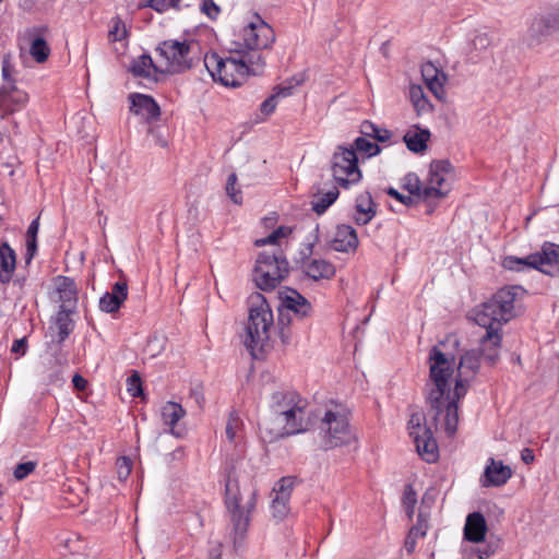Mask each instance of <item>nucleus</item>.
Here are the masks:
<instances>
[{"instance_id":"f257e3e1","label":"nucleus","mask_w":559,"mask_h":559,"mask_svg":"<svg viewBox=\"0 0 559 559\" xmlns=\"http://www.w3.org/2000/svg\"><path fill=\"white\" fill-rule=\"evenodd\" d=\"M524 294L525 289L521 286H506L474 309L475 322L486 329L480 337V346L484 359L489 365L496 364L499 358L501 326L515 317V302Z\"/></svg>"},{"instance_id":"f03ea898","label":"nucleus","mask_w":559,"mask_h":559,"mask_svg":"<svg viewBox=\"0 0 559 559\" xmlns=\"http://www.w3.org/2000/svg\"><path fill=\"white\" fill-rule=\"evenodd\" d=\"M224 483V503L231 525L230 536L234 549L238 551L243 546L250 525L251 514L257 504V490L252 489L246 499L240 490L234 460H227L222 466Z\"/></svg>"},{"instance_id":"7ed1b4c3","label":"nucleus","mask_w":559,"mask_h":559,"mask_svg":"<svg viewBox=\"0 0 559 559\" xmlns=\"http://www.w3.org/2000/svg\"><path fill=\"white\" fill-rule=\"evenodd\" d=\"M306 401L294 390L276 391L271 396L270 408L282 427L272 430L263 423L260 428L269 433V441H275L306 430L304 416Z\"/></svg>"},{"instance_id":"20e7f679","label":"nucleus","mask_w":559,"mask_h":559,"mask_svg":"<svg viewBox=\"0 0 559 559\" xmlns=\"http://www.w3.org/2000/svg\"><path fill=\"white\" fill-rule=\"evenodd\" d=\"M454 362V355L444 354L439 346H433L429 352L430 382L426 384V403L433 412V426H437L438 418L447 404L444 395L449 393V380L453 374Z\"/></svg>"},{"instance_id":"39448f33","label":"nucleus","mask_w":559,"mask_h":559,"mask_svg":"<svg viewBox=\"0 0 559 559\" xmlns=\"http://www.w3.org/2000/svg\"><path fill=\"white\" fill-rule=\"evenodd\" d=\"M274 317L270 304L261 293H253L248 298V321L246 325V347L252 357L258 358V352H264L269 346Z\"/></svg>"},{"instance_id":"423d86ee","label":"nucleus","mask_w":559,"mask_h":559,"mask_svg":"<svg viewBox=\"0 0 559 559\" xmlns=\"http://www.w3.org/2000/svg\"><path fill=\"white\" fill-rule=\"evenodd\" d=\"M289 274V263L281 248L259 253L252 271L255 286L270 292L276 288Z\"/></svg>"},{"instance_id":"0eeeda50","label":"nucleus","mask_w":559,"mask_h":559,"mask_svg":"<svg viewBox=\"0 0 559 559\" xmlns=\"http://www.w3.org/2000/svg\"><path fill=\"white\" fill-rule=\"evenodd\" d=\"M319 435L324 450L347 445L356 440L345 409L338 405L325 409L320 419Z\"/></svg>"},{"instance_id":"6e6552de","label":"nucleus","mask_w":559,"mask_h":559,"mask_svg":"<svg viewBox=\"0 0 559 559\" xmlns=\"http://www.w3.org/2000/svg\"><path fill=\"white\" fill-rule=\"evenodd\" d=\"M157 51L166 59L168 72L174 74L183 73L201 61V47L194 40H164L157 47Z\"/></svg>"},{"instance_id":"1a4fd4ad","label":"nucleus","mask_w":559,"mask_h":559,"mask_svg":"<svg viewBox=\"0 0 559 559\" xmlns=\"http://www.w3.org/2000/svg\"><path fill=\"white\" fill-rule=\"evenodd\" d=\"M203 63L212 79L224 86H240L248 75L247 66L240 58L223 59L217 52H211L204 56Z\"/></svg>"},{"instance_id":"9d476101","label":"nucleus","mask_w":559,"mask_h":559,"mask_svg":"<svg viewBox=\"0 0 559 559\" xmlns=\"http://www.w3.org/2000/svg\"><path fill=\"white\" fill-rule=\"evenodd\" d=\"M331 169L334 180L345 189L361 179L358 157L353 147L337 146L332 156Z\"/></svg>"},{"instance_id":"9b49d317","label":"nucleus","mask_w":559,"mask_h":559,"mask_svg":"<svg viewBox=\"0 0 559 559\" xmlns=\"http://www.w3.org/2000/svg\"><path fill=\"white\" fill-rule=\"evenodd\" d=\"M278 299L277 311L282 323H293L294 318L305 320L313 313L311 302L295 288L285 287L283 290H280Z\"/></svg>"},{"instance_id":"f8f14e48","label":"nucleus","mask_w":559,"mask_h":559,"mask_svg":"<svg viewBox=\"0 0 559 559\" xmlns=\"http://www.w3.org/2000/svg\"><path fill=\"white\" fill-rule=\"evenodd\" d=\"M425 416L421 413H414L407 424L409 436L414 439L418 454L428 463L437 461L439 451L430 426L421 425Z\"/></svg>"},{"instance_id":"ddd939ff","label":"nucleus","mask_w":559,"mask_h":559,"mask_svg":"<svg viewBox=\"0 0 559 559\" xmlns=\"http://www.w3.org/2000/svg\"><path fill=\"white\" fill-rule=\"evenodd\" d=\"M243 45L248 50L270 48L275 41V32L258 13L242 29Z\"/></svg>"},{"instance_id":"4468645a","label":"nucleus","mask_w":559,"mask_h":559,"mask_svg":"<svg viewBox=\"0 0 559 559\" xmlns=\"http://www.w3.org/2000/svg\"><path fill=\"white\" fill-rule=\"evenodd\" d=\"M50 34L48 25H37L28 27L25 31V36L29 41V55L37 63H44L50 56V47L47 41V36Z\"/></svg>"},{"instance_id":"2eb2a0df","label":"nucleus","mask_w":559,"mask_h":559,"mask_svg":"<svg viewBox=\"0 0 559 559\" xmlns=\"http://www.w3.org/2000/svg\"><path fill=\"white\" fill-rule=\"evenodd\" d=\"M479 368V354L472 349L465 352L457 367V378L455 380V396L461 399L466 393L468 377H473Z\"/></svg>"},{"instance_id":"dca6fc26","label":"nucleus","mask_w":559,"mask_h":559,"mask_svg":"<svg viewBox=\"0 0 559 559\" xmlns=\"http://www.w3.org/2000/svg\"><path fill=\"white\" fill-rule=\"evenodd\" d=\"M559 29V10L536 16L528 27L530 45L539 43L544 37Z\"/></svg>"},{"instance_id":"f3484780","label":"nucleus","mask_w":559,"mask_h":559,"mask_svg":"<svg viewBox=\"0 0 559 559\" xmlns=\"http://www.w3.org/2000/svg\"><path fill=\"white\" fill-rule=\"evenodd\" d=\"M313 242L307 246V252L302 257V269L305 274L313 280H329L335 275V266L323 259H310L313 250Z\"/></svg>"},{"instance_id":"a211bd4d","label":"nucleus","mask_w":559,"mask_h":559,"mask_svg":"<svg viewBox=\"0 0 559 559\" xmlns=\"http://www.w3.org/2000/svg\"><path fill=\"white\" fill-rule=\"evenodd\" d=\"M401 187L419 202L428 200L429 198H443L445 195L441 189H438L435 186L423 187L420 178L415 173L406 174L401 179Z\"/></svg>"},{"instance_id":"6ab92c4d","label":"nucleus","mask_w":559,"mask_h":559,"mask_svg":"<svg viewBox=\"0 0 559 559\" xmlns=\"http://www.w3.org/2000/svg\"><path fill=\"white\" fill-rule=\"evenodd\" d=\"M128 297V284L126 281H117L111 292H106L99 299V309L106 313H116L120 310Z\"/></svg>"},{"instance_id":"aec40b11","label":"nucleus","mask_w":559,"mask_h":559,"mask_svg":"<svg viewBox=\"0 0 559 559\" xmlns=\"http://www.w3.org/2000/svg\"><path fill=\"white\" fill-rule=\"evenodd\" d=\"M512 476V471L502 461H496L490 457L480 479L484 487H500L504 485Z\"/></svg>"},{"instance_id":"412c9836","label":"nucleus","mask_w":559,"mask_h":559,"mask_svg":"<svg viewBox=\"0 0 559 559\" xmlns=\"http://www.w3.org/2000/svg\"><path fill=\"white\" fill-rule=\"evenodd\" d=\"M74 312L75 310H73V308H68L66 305L60 306L56 317L51 318V322L56 324L58 331L56 336L50 342V345H62L74 331L75 322L71 318V314Z\"/></svg>"},{"instance_id":"4be33fe9","label":"nucleus","mask_w":559,"mask_h":559,"mask_svg":"<svg viewBox=\"0 0 559 559\" xmlns=\"http://www.w3.org/2000/svg\"><path fill=\"white\" fill-rule=\"evenodd\" d=\"M162 419L165 426L170 427V432L176 438H183L187 433L185 427L178 426V423L186 415L185 408L176 402H167L162 407Z\"/></svg>"},{"instance_id":"5701e85b","label":"nucleus","mask_w":559,"mask_h":559,"mask_svg":"<svg viewBox=\"0 0 559 559\" xmlns=\"http://www.w3.org/2000/svg\"><path fill=\"white\" fill-rule=\"evenodd\" d=\"M17 255L8 240H0V284H9L16 270Z\"/></svg>"},{"instance_id":"b1692460","label":"nucleus","mask_w":559,"mask_h":559,"mask_svg":"<svg viewBox=\"0 0 559 559\" xmlns=\"http://www.w3.org/2000/svg\"><path fill=\"white\" fill-rule=\"evenodd\" d=\"M358 243L356 230L346 224H341L336 227L334 238L331 241V246L335 251L347 253L355 251Z\"/></svg>"},{"instance_id":"393cba45","label":"nucleus","mask_w":559,"mask_h":559,"mask_svg":"<svg viewBox=\"0 0 559 559\" xmlns=\"http://www.w3.org/2000/svg\"><path fill=\"white\" fill-rule=\"evenodd\" d=\"M0 90H4L2 97L8 117L25 108L28 103V94L19 90L15 84L2 85Z\"/></svg>"},{"instance_id":"a878e982","label":"nucleus","mask_w":559,"mask_h":559,"mask_svg":"<svg viewBox=\"0 0 559 559\" xmlns=\"http://www.w3.org/2000/svg\"><path fill=\"white\" fill-rule=\"evenodd\" d=\"M376 203L369 191L360 193L355 200V215L353 216L357 225H366L376 216Z\"/></svg>"},{"instance_id":"bb28decb","label":"nucleus","mask_w":559,"mask_h":559,"mask_svg":"<svg viewBox=\"0 0 559 559\" xmlns=\"http://www.w3.org/2000/svg\"><path fill=\"white\" fill-rule=\"evenodd\" d=\"M487 532L485 516L480 512H473L467 515L464 526V538L472 543L484 540Z\"/></svg>"},{"instance_id":"cd10ccee","label":"nucleus","mask_w":559,"mask_h":559,"mask_svg":"<svg viewBox=\"0 0 559 559\" xmlns=\"http://www.w3.org/2000/svg\"><path fill=\"white\" fill-rule=\"evenodd\" d=\"M57 283V292L59 293L62 305L75 310L79 300V289L74 278L63 275H58L55 278Z\"/></svg>"},{"instance_id":"c85d7f7f","label":"nucleus","mask_w":559,"mask_h":559,"mask_svg":"<svg viewBox=\"0 0 559 559\" xmlns=\"http://www.w3.org/2000/svg\"><path fill=\"white\" fill-rule=\"evenodd\" d=\"M502 266L509 271H523L527 269H536L545 274H549V271L542 267V259L535 253H531L524 258H518L514 255H508L502 261Z\"/></svg>"},{"instance_id":"c756f323","label":"nucleus","mask_w":559,"mask_h":559,"mask_svg":"<svg viewBox=\"0 0 559 559\" xmlns=\"http://www.w3.org/2000/svg\"><path fill=\"white\" fill-rule=\"evenodd\" d=\"M40 214L35 217L25 233V265H29L38 252V233Z\"/></svg>"},{"instance_id":"7c9ffc66","label":"nucleus","mask_w":559,"mask_h":559,"mask_svg":"<svg viewBox=\"0 0 559 559\" xmlns=\"http://www.w3.org/2000/svg\"><path fill=\"white\" fill-rule=\"evenodd\" d=\"M453 171V166L449 159H435L430 163L428 174V185L440 189L445 181L444 176Z\"/></svg>"},{"instance_id":"2f4dec72","label":"nucleus","mask_w":559,"mask_h":559,"mask_svg":"<svg viewBox=\"0 0 559 559\" xmlns=\"http://www.w3.org/2000/svg\"><path fill=\"white\" fill-rule=\"evenodd\" d=\"M417 131H408L403 136L406 147L416 154H421L427 150V142L430 139V131L428 129H420L416 126Z\"/></svg>"},{"instance_id":"473e14b6","label":"nucleus","mask_w":559,"mask_h":559,"mask_svg":"<svg viewBox=\"0 0 559 559\" xmlns=\"http://www.w3.org/2000/svg\"><path fill=\"white\" fill-rule=\"evenodd\" d=\"M421 75L429 87V90L438 96L443 91V82L445 75L440 72L431 62H427L421 67Z\"/></svg>"},{"instance_id":"72a5a7b5","label":"nucleus","mask_w":559,"mask_h":559,"mask_svg":"<svg viewBox=\"0 0 559 559\" xmlns=\"http://www.w3.org/2000/svg\"><path fill=\"white\" fill-rule=\"evenodd\" d=\"M457 399L455 396V392L453 393V397L444 404L443 411H445L444 416V429L449 436L455 433L459 423V406Z\"/></svg>"},{"instance_id":"f704fd0d","label":"nucleus","mask_w":559,"mask_h":559,"mask_svg":"<svg viewBox=\"0 0 559 559\" xmlns=\"http://www.w3.org/2000/svg\"><path fill=\"white\" fill-rule=\"evenodd\" d=\"M61 346L48 344V347L53 348L52 360H50L51 368L55 369L49 379L51 383L61 379L62 368L69 364L68 353H64Z\"/></svg>"},{"instance_id":"c9c22d12","label":"nucleus","mask_w":559,"mask_h":559,"mask_svg":"<svg viewBox=\"0 0 559 559\" xmlns=\"http://www.w3.org/2000/svg\"><path fill=\"white\" fill-rule=\"evenodd\" d=\"M165 78V72L160 70L148 53H142V80L150 84H156Z\"/></svg>"},{"instance_id":"e433bc0d","label":"nucleus","mask_w":559,"mask_h":559,"mask_svg":"<svg viewBox=\"0 0 559 559\" xmlns=\"http://www.w3.org/2000/svg\"><path fill=\"white\" fill-rule=\"evenodd\" d=\"M241 61L247 66L248 75H259L263 72L265 61L258 50H248L240 55Z\"/></svg>"},{"instance_id":"4c0bfd02","label":"nucleus","mask_w":559,"mask_h":559,"mask_svg":"<svg viewBox=\"0 0 559 559\" xmlns=\"http://www.w3.org/2000/svg\"><path fill=\"white\" fill-rule=\"evenodd\" d=\"M162 111L159 105L151 95L142 94V117L148 124H153L160 118Z\"/></svg>"},{"instance_id":"58836bf2","label":"nucleus","mask_w":559,"mask_h":559,"mask_svg":"<svg viewBox=\"0 0 559 559\" xmlns=\"http://www.w3.org/2000/svg\"><path fill=\"white\" fill-rule=\"evenodd\" d=\"M360 133L366 138H371L382 143L389 141L392 136L391 131L380 128L369 120H365L360 124Z\"/></svg>"},{"instance_id":"ea45409f","label":"nucleus","mask_w":559,"mask_h":559,"mask_svg":"<svg viewBox=\"0 0 559 559\" xmlns=\"http://www.w3.org/2000/svg\"><path fill=\"white\" fill-rule=\"evenodd\" d=\"M338 194L340 191L337 188H333L322 197L318 198V200H313L311 202L312 210L319 215L323 214L337 200Z\"/></svg>"},{"instance_id":"a19ab883","label":"nucleus","mask_w":559,"mask_h":559,"mask_svg":"<svg viewBox=\"0 0 559 559\" xmlns=\"http://www.w3.org/2000/svg\"><path fill=\"white\" fill-rule=\"evenodd\" d=\"M350 147H353L355 150L356 154H357V152L362 153L368 158L377 156L381 152V148L377 143L370 142L364 135L355 139V141Z\"/></svg>"},{"instance_id":"79ce46f5","label":"nucleus","mask_w":559,"mask_h":559,"mask_svg":"<svg viewBox=\"0 0 559 559\" xmlns=\"http://www.w3.org/2000/svg\"><path fill=\"white\" fill-rule=\"evenodd\" d=\"M166 345V336L163 333L155 332L150 335L146 341L144 352L151 357L160 354Z\"/></svg>"},{"instance_id":"37998d69","label":"nucleus","mask_w":559,"mask_h":559,"mask_svg":"<svg viewBox=\"0 0 559 559\" xmlns=\"http://www.w3.org/2000/svg\"><path fill=\"white\" fill-rule=\"evenodd\" d=\"M128 36V29L126 23L120 16H115L111 19L108 31V39L109 41H119L124 39Z\"/></svg>"},{"instance_id":"c03bdc74","label":"nucleus","mask_w":559,"mask_h":559,"mask_svg":"<svg viewBox=\"0 0 559 559\" xmlns=\"http://www.w3.org/2000/svg\"><path fill=\"white\" fill-rule=\"evenodd\" d=\"M537 254L542 259V266L545 264H559V245L546 241Z\"/></svg>"},{"instance_id":"a18cd8bd","label":"nucleus","mask_w":559,"mask_h":559,"mask_svg":"<svg viewBox=\"0 0 559 559\" xmlns=\"http://www.w3.org/2000/svg\"><path fill=\"white\" fill-rule=\"evenodd\" d=\"M411 99L418 115L431 109L429 100L426 98L423 90L419 86H414L411 88Z\"/></svg>"},{"instance_id":"49530a36","label":"nucleus","mask_w":559,"mask_h":559,"mask_svg":"<svg viewBox=\"0 0 559 559\" xmlns=\"http://www.w3.org/2000/svg\"><path fill=\"white\" fill-rule=\"evenodd\" d=\"M429 512H426L423 509H420L417 515L416 524L409 528L408 533L417 538L425 537L429 527Z\"/></svg>"},{"instance_id":"de8ad7c7","label":"nucleus","mask_w":559,"mask_h":559,"mask_svg":"<svg viewBox=\"0 0 559 559\" xmlns=\"http://www.w3.org/2000/svg\"><path fill=\"white\" fill-rule=\"evenodd\" d=\"M295 484V478L290 476L282 477L274 487L275 496L282 499H289Z\"/></svg>"},{"instance_id":"09e8293b","label":"nucleus","mask_w":559,"mask_h":559,"mask_svg":"<svg viewBox=\"0 0 559 559\" xmlns=\"http://www.w3.org/2000/svg\"><path fill=\"white\" fill-rule=\"evenodd\" d=\"M37 464V461L19 462L13 471V477L16 480H23L27 478L35 471Z\"/></svg>"},{"instance_id":"8fccbe9b","label":"nucleus","mask_w":559,"mask_h":559,"mask_svg":"<svg viewBox=\"0 0 559 559\" xmlns=\"http://www.w3.org/2000/svg\"><path fill=\"white\" fill-rule=\"evenodd\" d=\"M147 138L152 139L154 144L159 147H166L168 144L165 129L160 126L153 127L152 124H150V128L147 129Z\"/></svg>"},{"instance_id":"3c124183","label":"nucleus","mask_w":559,"mask_h":559,"mask_svg":"<svg viewBox=\"0 0 559 559\" xmlns=\"http://www.w3.org/2000/svg\"><path fill=\"white\" fill-rule=\"evenodd\" d=\"M241 425H242V421H241L239 415L236 412H231L229 414V417H228V420L226 424V428H225L226 437L230 442H235L236 432L240 428Z\"/></svg>"},{"instance_id":"603ef678","label":"nucleus","mask_w":559,"mask_h":559,"mask_svg":"<svg viewBox=\"0 0 559 559\" xmlns=\"http://www.w3.org/2000/svg\"><path fill=\"white\" fill-rule=\"evenodd\" d=\"M133 462L129 456H119L116 462L118 478L121 481L128 479L131 474Z\"/></svg>"},{"instance_id":"864d4df0","label":"nucleus","mask_w":559,"mask_h":559,"mask_svg":"<svg viewBox=\"0 0 559 559\" xmlns=\"http://www.w3.org/2000/svg\"><path fill=\"white\" fill-rule=\"evenodd\" d=\"M288 501L289 499H282L278 496L272 499L271 509L274 518L282 520L286 516L289 511Z\"/></svg>"},{"instance_id":"5fc2aeb1","label":"nucleus","mask_w":559,"mask_h":559,"mask_svg":"<svg viewBox=\"0 0 559 559\" xmlns=\"http://www.w3.org/2000/svg\"><path fill=\"white\" fill-rule=\"evenodd\" d=\"M385 193L389 197H391V198L395 199L396 201H399L400 203H402L403 205H405L406 207H413L419 203V201L417 199H415L414 197H412L411 194H407V195L403 194L393 187L388 188L385 190Z\"/></svg>"},{"instance_id":"6e6d98bb","label":"nucleus","mask_w":559,"mask_h":559,"mask_svg":"<svg viewBox=\"0 0 559 559\" xmlns=\"http://www.w3.org/2000/svg\"><path fill=\"white\" fill-rule=\"evenodd\" d=\"M127 391L131 397H140V370L132 369L127 378Z\"/></svg>"},{"instance_id":"4d7b16f0","label":"nucleus","mask_w":559,"mask_h":559,"mask_svg":"<svg viewBox=\"0 0 559 559\" xmlns=\"http://www.w3.org/2000/svg\"><path fill=\"white\" fill-rule=\"evenodd\" d=\"M237 183V175L235 173L230 174L227 178L226 182V193L231 199V201L236 204H240L242 201L241 191L236 190L235 186Z\"/></svg>"},{"instance_id":"13d9d810","label":"nucleus","mask_w":559,"mask_h":559,"mask_svg":"<svg viewBox=\"0 0 559 559\" xmlns=\"http://www.w3.org/2000/svg\"><path fill=\"white\" fill-rule=\"evenodd\" d=\"M200 10L212 21L216 20L221 13V8L213 0H202Z\"/></svg>"},{"instance_id":"bf43d9fd","label":"nucleus","mask_w":559,"mask_h":559,"mask_svg":"<svg viewBox=\"0 0 559 559\" xmlns=\"http://www.w3.org/2000/svg\"><path fill=\"white\" fill-rule=\"evenodd\" d=\"M491 45V37L488 33H477L472 40L475 50H486Z\"/></svg>"},{"instance_id":"052dcab7","label":"nucleus","mask_w":559,"mask_h":559,"mask_svg":"<svg viewBox=\"0 0 559 559\" xmlns=\"http://www.w3.org/2000/svg\"><path fill=\"white\" fill-rule=\"evenodd\" d=\"M290 324L292 323H285V322L282 323L280 321V316L277 317L278 336L281 338V342L284 345L290 344V341H292V337H293V333H292V330H290Z\"/></svg>"},{"instance_id":"680f3d73","label":"nucleus","mask_w":559,"mask_h":559,"mask_svg":"<svg viewBox=\"0 0 559 559\" xmlns=\"http://www.w3.org/2000/svg\"><path fill=\"white\" fill-rule=\"evenodd\" d=\"M28 349V341L26 336L14 340L11 346V353L17 355V357L25 356Z\"/></svg>"},{"instance_id":"e2e57ef3","label":"nucleus","mask_w":559,"mask_h":559,"mask_svg":"<svg viewBox=\"0 0 559 559\" xmlns=\"http://www.w3.org/2000/svg\"><path fill=\"white\" fill-rule=\"evenodd\" d=\"M12 70L13 68L10 63L9 56H4L2 59V79L4 83L2 85L15 84V81L12 78Z\"/></svg>"},{"instance_id":"0e129e2a","label":"nucleus","mask_w":559,"mask_h":559,"mask_svg":"<svg viewBox=\"0 0 559 559\" xmlns=\"http://www.w3.org/2000/svg\"><path fill=\"white\" fill-rule=\"evenodd\" d=\"M403 507H415L417 503V493L412 485H406L403 493Z\"/></svg>"},{"instance_id":"69168bd1","label":"nucleus","mask_w":559,"mask_h":559,"mask_svg":"<svg viewBox=\"0 0 559 559\" xmlns=\"http://www.w3.org/2000/svg\"><path fill=\"white\" fill-rule=\"evenodd\" d=\"M276 105H277V98H276V95L274 94H271L265 100L262 102V104L260 105V111L265 115V116H269L271 115L272 112H274L275 108H276Z\"/></svg>"},{"instance_id":"338daca9","label":"nucleus","mask_w":559,"mask_h":559,"mask_svg":"<svg viewBox=\"0 0 559 559\" xmlns=\"http://www.w3.org/2000/svg\"><path fill=\"white\" fill-rule=\"evenodd\" d=\"M497 549H498L497 543L487 544V545L477 547L476 554L479 559H488L497 551Z\"/></svg>"},{"instance_id":"774afa93","label":"nucleus","mask_w":559,"mask_h":559,"mask_svg":"<svg viewBox=\"0 0 559 559\" xmlns=\"http://www.w3.org/2000/svg\"><path fill=\"white\" fill-rule=\"evenodd\" d=\"M146 7L152 8L159 13L165 12L171 8L167 0H148L145 4L142 3V8Z\"/></svg>"}]
</instances>
